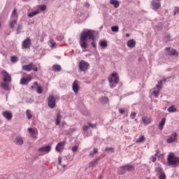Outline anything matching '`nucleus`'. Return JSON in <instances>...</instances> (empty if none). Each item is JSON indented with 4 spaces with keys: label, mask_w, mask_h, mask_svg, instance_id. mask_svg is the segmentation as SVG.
<instances>
[{
    "label": "nucleus",
    "mask_w": 179,
    "mask_h": 179,
    "mask_svg": "<svg viewBox=\"0 0 179 179\" xmlns=\"http://www.w3.org/2000/svg\"><path fill=\"white\" fill-rule=\"evenodd\" d=\"M80 45H96L97 44V37L96 31L91 29L83 31L80 34Z\"/></svg>",
    "instance_id": "1"
},
{
    "label": "nucleus",
    "mask_w": 179,
    "mask_h": 179,
    "mask_svg": "<svg viewBox=\"0 0 179 179\" xmlns=\"http://www.w3.org/2000/svg\"><path fill=\"white\" fill-rule=\"evenodd\" d=\"M110 89H114L120 83V77L117 72L113 73L108 79Z\"/></svg>",
    "instance_id": "2"
},
{
    "label": "nucleus",
    "mask_w": 179,
    "mask_h": 179,
    "mask_svg": "<svg viewBox=\"0 0 179 179\" xmlns=\"http://www.w3.org/2000/svg\"><path fill=\"white\" fill-rule=\"evenodd\" d=\"M167 164L168 166L177 167V166H179V157H176L173 152H170L168 155Z\"/></svg>",
    "instance_id": "3"
},
{
    "label": "nucleus",
    "mask_w": 179,
    "mask_h": 179,
    "mask_svg": "<svg viewBox=\"0 0 179 179\" xmlns=\"http://www.w3.org/2000/svg\"><path fill=\"white\" fill-rule=\"evenodd\" d=\"M163 82L166 83V82H167V78H164L158 81V84L156 85L157 90L153 91V94L155 97H159V94L160 93V90L163 89Z\"/></svg>",
    "instance_id": "4"
},
{
    "label": "nucleus",
    "mask_w": 179,
    "mask_h": 179,
    "mask_svg": "<svg viewBox=\"0 0 179 179\" xmlns=\"http://www.w3.org/2000/svg\"><path fill=\"white\" fill-rule=\"evenodd\" d=\"M23 71H27V72H30L34 71V72H37L38 69L36 64H34L33 62L29 63V64L22 66Z\"/></svg>",
    "instance_id": "5"
},
{
    "label": "nucleus",
    "mask_w": 179,
    "mask_h": 179,
    "mask_svg": "<svg viewBox=\"0 0 179 179\" xmlns=\"http://www.w3.org/2000/svg\"><path fill=\"white\" fill-rule=\"evenodd\" d=\"M90 64L86 62L85 60H81L79 63V69L81 72H87Z\"/></svg>",
    "instance_id": "6"
},
{
    "label": "nucleus",
    "mask_w": 179,
    "mask_h": 179,
    "mask_svg": "<svg viewBox=\"0 0 179 179\" xmlns=\"http://www.w3.org/2000/svg\"><path fill=\"white\" fill-rule=\"evenodd\" d=\"M166 51H167V55L169 57H175L176 58H178L179 53L178 51L176 49H171V48H166Z\"/></svg>",
    "instance_id": "7"
},
{
    "label": "nucleus",
    "mask_w": 179,
    "mask_h": 179,
    "mask_svg": "<svg viewBox=\"0 0 179 179\" xmlns=\"http://www.w3.org/2000/svg\"><path fill=\"white\" fill-rule=\"evenodd\" d=\"M1 75L3 76V82L10 83L12 82V77L9 75V73L6 70L1 71Z\"/></svg>",
    "instance_id": "8"
},
{
    "label": "nucleus",
    "mask_w": 179,
    "mask_h": 179,
    "mask_svg": "<svg viewBox=\"0 0 179 179\" xmlns=\"http://www.w3.org/2000/svg\"><path fill=\"white\" fill-rule=\"evenodd\" d=\"M56 101H57V99H55V97H54V96H50L48 98V107H50V108H55Z\"/></svg>",
    "instance_id": "9"
},
{
    "label": "nucleus",
    "mask_w": 179,
    "mask_h": 179,
    "mask_svg": "<svg viewBox=\"0 0 179 179\" xmlns=\"http://www.w3.org/2000/svg\"><path fill=\"white\" fill-rule=\"evenodd\" d=\"M178 136V134H177V132H174L172 134H171L169 136H168V138L166 139V142L168 143H173V142H176V139H177Z\"/></svg>",
    "instance_id": "10"
},
{
    "label": "nucleus",
    "mask_w": 179,
    "mask_h": 179,
    "mask_svg": "<svg viewBox=\"0 0 179 179\" xmlns=\"http://www.w3.org/2000/svg\"><path fill=\"white\" fill-rule=\"evenodd\" d=\"M151 5L152 6L153 10H157L160 6H162V3L159 0H152Z\"/></svg>",
    "instance_id": "11"
},
{
    "label": "nucleus",
    "mask_w": 179,
    "mask_h": 179,
    "mask_svg": "<svg viewBox=\"0 0 179 179\" xmlns=\"http://www.w3.org/2000/svg\"><path fill=\"white\" fill-rule=\"evenodd\" d=\"M2 115L8 121H10V120H12V118L13 117V114H12V113H10V111H8V110L3 111L2 113Z\"/></svg>",
    "instance_id": "12"
},
{
    "label": "nucleus",
    "mask_w": 179,
    "mask_h": 179,
    "mask_svg": "<svg viewBox=\"0 0 179 179\" xmlns=\"http://www.w3.org/2000/svg\"><path fill=\"white\" fill-rule=\"evenodd\" d=\"M157 174H159V179H166V173L163 171L162 168L158 167L156 169Z\"/></svg>",
    "instance_id": "13"
},
{
    "label": "nucleus",
    "mask_w": 179,
    "mask_h": 179,
    "mask_svg": "<svg viewBox=\"0 0 179 179\" xmlns=\"http://www.w3.org/2000/svg\"><path fill=\"white\" fill-rule=\"evenodd\" d=\"M31 79V76L22 77L20 80V85L27 86V85H29V82H30Z\"/></svg>",
    "instance_id": "14"
},
{
    "label": "nucleus",
    "mask_w": 179,
    "mask_h": 179,
    "mask_svg": "<svg viewBox=\"0 0 179 179\" xmlns=\"http://www.w3.org/2000/svg\"><path fill=\"white\" fill-rule=\"evenodd\" d=\"M38 152H46V153H49V152H51V145L43 146L38 148Z\"/></svg>",
    "instance_id": "15"
},
{
    "label": "nucleus",
    "mask_w": 179,
    "mask_h": 179,
    "mask_svg": "<svg viewBox=\"0 0 179 179\" xmlns=\"http://www.w3.org/2000/svg\"><path fill=\"white\" fill-rule=\"evenodd\" d=\"M64 146H65V141L59 142L55 147L56 152H61V149H63Z\"/></svg>",
    "instance_id": "16"
},
{
    "label": "nucleus",
    "mask_w": 179,
    "mask_h": 179,
    "mask_svg": "<svg viewBox=\"0 0 179 179\" xmlns=\"http://www.w3.org/2000/svg\"><path fill=\"white\" fill-rule=\"evenodd\" d=\"M14 143H15V145H18V146H22L24 143L23 138L20 136H17L15 138Z\"/></svg>",
    "instance_id": "17"
},
{
    "label": "nucleus",
    "mask_w": 179,
    "mask_h": 179,
    "mask_svg": "<svg viewBox=\"0 0 179 179\" xmlns=\"http://www.w3.org/2000/svg\"><path fill=\"white\" fill-rule=\"evenodd\" d=\"M99 160H100V157L95 158L93 161L90 162L89 167H95L96 165L99 164Z\"/></svg>",
    "instance_id": "18"
},
{
    "label": "nucleus",
    "mask_w": 179,
    "mask_h": 179,
    "mask_svg": "<svg viewBox=\"0 0 179 179\" xmlns=\"http://www.w3.org/2000/svg\"><path fill=\"white\" fill-rule=\"evenodd\" d=\"M9 83H6L3 82L1 85V89H3V90H6V92H9L10 90V87H9Z\"/></svg>",
    "instance_id": "19"
},
{
    "label": "nucleus",
    "mask_w": 179,
    "mask_h": 179,
    "mask_svg": "<svg viewBox=\"0 0 179 179\" xmlns=\"http://www.w3.org/2000/svg\"><path fill=\"white\" fill-rule=\"evenodd\" d=\"M73 91L74 93H78L79 92V84H78V80H75L72 85Z\"/></svg>",
    "instance_id": "20"
},
{
    "label": "nucleus",
    "mask_w": 179,
    "mask_h": 179,
    "mask_svg": "<svg viewBox=\"0 0 179 179\" xmlns=\"http://www.w3.org/2000/svg\"><path fill=\"white\" fill-rule=\"evenodd\" d=\"M34 86H37L36 92L38 94H41L43 93V87L41 85H38V83L37 81H35L34 83Z\"/></svg>",
    "instance_id": "21"
},
{
    "label": "nucleus",
    "mask_w": 179,
    "mask_h": 179,
    "mask_svg": "<svg viewBox=\"0 0 179 179\" xmlns=\"http://www.w3.org/2000/svg\"><path fill=\"white\" fill-rule=\"evenodd\" d=\"M28 131L30 134L31 138H33V139H37V137L36 136V131H34V129H33V128H31V127L29 128Z\"/></svg>",
    "instance_id": "22"
},
{
    "label": "nucleus",
    "mask_w": 179,
    "mask_h": 179,
    "mask_svg": "<svg viewBox=\"0 0 179 179\" xmlns=\"http://www.w3.org/2000/svg\"><path fill=\"white\" fill-rule=\"evenodd\" d=\"M62 119V115L59 113H57V117L55 121V125H59L61 124V120Z\"/></svg>",
    "instance_id": "23"
},
{
    "label": "nucleus",
    "mask_w": 179,
    "mask_h": 179,
    "mask_svg": "<svg viewBox=\"0 0 179 179\" xmlns=\"http://www.w3.org/2000/svg\"><path fill=\"white\" fill-rule=\"evenodd\" d=\"M110 5H113L114 8H120V1L118 0H110Z\"/></svg>",
    "instance_id": "24"
},
{
    "label": "nucleus",
    "mask_w": 179,
    "mask_h": 179,
    "mask_svg": "<svg viewBox=\"0 0 179 179\" xmlns=\"http://www.w3.org/2000/svg\"><path fill=\"white\" fill-rule=\"evenodd\" d=\"M99 101H100V103H101V104H107V103H108V101H109L108 97H107V96H101L99 99Z\"/></svg>",
    "instance_id": "25"
},
{
    "label": "nucleus",
    "mask_w": 179,
    "mask_h": 179,
    "mask_svg": "<svg viewBox=\"0 0 179 179\" xmlns=\"http://www.w3.org/2000/svg\"><path fill=\"white\" fill-rule=\"evenodd\" d=\"M164 124H166V118L163 117L161 122L159 123V129L162 131L164 127Z\"/></svg>",
    "instance_id": "26"
},
{
    "label": "nucleus",
    "mask_w": 179,
    "mask_h": 179,
    "mask_svg": "<svg viewBox=\"0 0 179 179\" xmlns=\"http://www.w3.org/2000/svg\"><path fill=\"white\" fill-rule=\"evenodd\" d=\"M30 44H31V39H30V38H27L22 41V45H30Z\"/></svg>",
    "instance_id": "27"
},
{
    "label": "nucleus",
    "mask_w": 179,
    "mask_h": 179,
    "mask_svg": "<svg viewBox=\"0 0 179 179\" xmlns=\"http://www.w3.org/2000/svg\"><path fill=\"white\" fill-rule=\"evenodd\" d=\"M52 69L55 72H59L62 69V67L59 64H55L52 66Z\"/></svg>",
    "instance_id": "28"
},
{
    "label": "nucleus",
    "mask_w": 179,
    "mask_h": 179,
    "mask_svg": "<svg viewBox=\"0 0 179 179\" xmlns=\"http://www.w3.org/2000/svg\"><path fill=\"white\" fill-rule=\"evenodd\" d=\"M124 169H126L127 171H134V170H135V166H134V165H127L124 166Z\"/></svg>",
    "instance_id": "29"
},
{
    "label": "nucleus",
    "mask_w": 179,
    "mask_h": 179,
    "mask_svg": "<svg viewBox=\"0 0 179 179\" xmlns=\"http://www.w3.org/2000/svg\"><path fill=\"white\" fill-rule=\"evenodd\" d=\"M142 121L144 124H145V125H148V124H150V118L148 117H143Z\"/></svg>",
    "instance_id": "30"
},
{
    "label": "nucleus",
    "mask_w": 179,
    "mask_h": 179,
    "mask_svg": "<svg viewBox=\"0 0 179 179\" xmlns=\"http://www.w3.org/2000/svg\"><path fill=\"white\" fill-rule=\"evenodd\" d=\"M17 23V19L13 20L10 22V29H15V24Z\"/></svg>",
    "instance_id": "31"
},
{
    "label": "nucleus",
    "mask_w": 179,
    "mask_h": 179,
    "mask_svg": "<svg viewBox=\"0 0 179 179\" xmlns=\"http://www.w3.org/2000/svg\"><path fill=\"white\" fill-rule=\"evenodd\" d=\"M145 141H146V138H145V136L142 135L138 140H136V143H141L142 142H145Z\"/></svg>",
    "instance_id": "32"
},
{
    "label": "nucleus",
    "mask_w": 179,
    "mask_h": 179,
    "mask_svg": "<svg viewBox=\"0 0 179 179\" xmlns=\"http://www.w3.org/2000/svg\"><path fill=\"white\" fill-rule=\"evenodd\" d=\"M96 153H99V150L96 148H94V151H92L90 152V156L91 157H94V155H96Z\"/></svg>",
    "instance_id": "33"
},
{
    "label": "nucleus",
    "mask_w": 179,
    "mask_h": 179,
    "mask_svg": "<svg viewBox=\"0 0 179 179\" xmlns=\"http://www.w3.org/2000/svg\"><path fill=\"white\" fill-rule=\"evenodd\" d=\"M168 111L169 113H176V111H177V109L176 108V107H174V106H171L168 108Z\"/></svg>",
    "instance_id": "34"
},
{
    "label": "nucleus",
    "mask_w": 179,
    "mask_h": 179,
    "mask_svg": "<svg viewBox=\"0 0 179 179\" xmlns=\"http://www.w3.org/2000/svg\"><path fill=\"white\" fill-rule=\"evenodd\" d=\"M38 13H39V12L38 10H35L32 13H29L28 14V16H29V17H33L36 16V15H38Z\"/></svg>",
    "instance_id": "35"
},
{
    "label": "nucleus",
    "mask_w": 179,
    "mask_h": 179,
    "mask_svg": "<svg viewBox=\"0 0 179 179\" xmlns=\"http://www.w3.org/2000/svg\"><path fill=\"white\" fill-rule=\"evenodd\" d=\"M135 44H136V41H135L134 39L129 40L127 43V45H135Z\"/></svg>",
    "instance_id": "36"
},
{
    "label": "nucleus",
    "mask_w": 179,
    "mask_h": 179,
    "mask_svg": "<svg viewBox=\"0 0 179 179\" xmlns=\"http://www.w3.org/2000/svg\"><path fill=\"white\" fill-rule=\"evenodd\" d=\"M105 152H110V153H114V148H113V147H106L105 148Z\"/></svg>",
    "instance_id": "37"
},
{
    "label": "nucleus",
    "mask_w": 179,
    "mask_h": 179,
    "mask_svg": "<svg viewBox=\"0 0 179 179\" xmlns=\"http://www.w3.org/2000/svg\"><path fill=\"white\" fill-rule=\"evenodd\" d=\"M126 169L124 166H122L120 167V169L119 171V173L122 175V174H125V171H126Z\"/></svg>",
    "instance_id": "38"
},
{
    "label": "nucleus",
    "mask_w": 179,
    "mask_h": 179,
    "mask_svg": "<svg viewBox=\"0 0 179 179\" xmlns=\"http://www.w3.org/2000/svg\"><path fill=\"white\" fill-rule=\"evenodd\" d=\"M27 116V119L28 120H31V117H33V115H31V113H30V110H27L26 112Z\"/></svg>",
    "instance_id": "39"
},
{
    "label": "nucleus",
    "mask_w": 179,
    "mask_h": 179,
    "mask_svg": "<svg viewBox=\"0 0 179 179\" xmlns=\"http://www.w3.org/2000/svg\"><path fill=\"white\" fill-rule=\"evenodd\" d=\"M99 45H107V41H106V40L99 41Z\"/></svg>",
    "instance_id": "40"
},
{
    "label": "nucleus",
    "mask_w": 179,
    "mask_h": 179,
    "mask_svg": "<svg viewBox=\"0 0 179 179\" xmlns=\"http://www.w3.org/2000/svg\"><path fill=\"white\" fill-rule=\"evenodd\" d=\"M10 61H11V62H17V56H11Z\"/></svg>",
    "instance_id": "41"
},
{
    "label": "nucleus",
    "mask_w": 179,
    "mask_h": 179,
    "mask_svg": "<svg viewBox=\"0 0 179 179\" xmlns=\"http://www.w3.org/2000/svg\"><path fill=\"white\" fill-rule=\"evenodd\" d=\"M22 24H19L17 28V34H19V33H20V30H22Z\"/></svg>",
    "instance_id": "42"
},
{
    "label": "nucleus",
    "mask_w": 179,
    "mask_h": 179,
    "mask_svg": "<svg viewBox=\"0 0 179 179\" xmlns=\"http://www.w3.org/2000/svg\"><path fill=\"white\" fill-rule=\"evenodd\" d=\"M177 13L179 14V7H176L173 10V15L176 16Z\"/></svg>",
    "instance_id": "43"
},
{
    "label": "nucleus",
    "mask_w": 179,
    "mask_h": 179,
    "mask_svg": "<svg viewBox=\"0 0 179 179\" xmlns=\"http://www.w3.org/2000/svg\"><path fill=\"white\" fill-rule=\"evenodd\" d=\"M111 30H112V31H115V32L118 31V30H119L118 26L111 27Z\"/></svg>",
    "instance_id": "44"
},
{
    "label": "nucleus",
    "mask_w": 179,
    "mask_h": 179,
    "mask_svg": "<svg viewBox=\"0 0 179 179\" xmlns=\"http://www.w3.org/2000/svg\"><path fill=\"white\" fill-rule=\"evenodd\" d=\"M17 13V10H16V9H14V10H13V13H12V16H13L14 17H15V19L17 18V15H16Z\"/></svg>",
    "instance_id": "45"
},
{
    "label": "nucleus",
    "mask_w": 179,
    "mask_h": 179,
    "mask_svg": "<svg viewBox=\"0 0 179 179\" xmlns=\"http://www.w3.org/2000/svg\"><path fill=\"white\" fill-rule=\"evenodd\" d=\"M135 117H136V113L132 112L130 115V118H131V120H134L135 119Z\"/></svg>",
    "instance_id": "46"
},
{
    "label": "nucleus",
    "mask_w": 179,
    "mask_h": 179,
    "mask_svg": "<svg viewBox=\"0 0 179 179\" xmlns=\"http://www.w3.org/2000/svg\"><path fill=\"white\" fill-rule=\"evenodd\" d=\"M78 145H74L72 147L71 150L72 152H78Z\"/></svg>",
    "instance_id": "47"
},
{
    "label": "nucleus",
    "mask_w": 179,
    "mask_h": 179,
    "mask_svg": "<svg viewBox=\"0 0 179 179\" xmlns=\"http://www.w3.org/2000/svg\"><path fill=\"white\" fill-rule=\"evenodd\" d=\"M57 40H58L59 41H62V40H64V36L59 35L58 36H57Z\"/></svg>",
    "instance_id": "48"
},
{
    "label": "nucleus",
    "mask_w": 179,
    "mask_h": 179,
    "mask_svg": "<svg viewBox=\"0 0 179 179\" xmlns=\"http://www.w3.org/2000/svg\"><path fill=\"white\" fill-rule=\"evenodd\" d=\"M22 50H30V45H22Z\"/></svg>",
    "instance_id": "49"
},
{
    "label": "nucleus",
    "mask_w": 179,
    "mask_h": 179,
    "mask_svg": "<svg viewBox=\"0 0 179 179\" xmlns=\"http://www.w3.org/2000/svg\"><path fill=\"white\" fill-rule=\"evenodd\" d=\"M41 10H45L47 9V6L46 5H41L40 7Z\"/></svg>",
    "instance_id": "50"
},
{
    "label": "nucleus",
    "mask_w": 179,
    "mask_h": 179,
    "mask_svg": "<svg viewBox=\"0 0 179 179\" xmlns=\"http://www.w3.org/2000/svg\"><path fill=\"white\" fill-rule=\"evenodd\" d=\"M90 127L89 125H84L83 127V131H85V132H86V131H87L89 129Z\"/></svg>",
    "instance_id": "51"
},
{
    "label": "nucleus",
    "mask_w": 179,
    "mask_h": 179,
    "mask_svg": "<svg viewBox=\"0 0 179 179\" xmlns=\"http://www.w3.org/2000/svg\"><path fill=\"white\" fill-rule=\"evenodd\" d=\"M50 43L51 44V45H57V43L54 41L53 39H50Z\"/></svg>",
    "instance_id": "52"
},
{
    "label": "nucleus",
    "mask_w": 179,
    "mask_h": 179,
    "mask_svg": "<svg viewBox=\"0 0 179 179\" xmlns=\"http://www.w3.org/2000/svg\"><path fill=\"white\" fill-rule=\"evenodd\" d=\"M59 164L61 166L62 164V158L61 157H58Z\"/></svg>",
    "instance_id": "53"
},
{
    "label": "nucleus",
    "mask_w": 179,
    "mask_h": 179,
    "mask_svg": "<svg viewBox=\"0 0 179 179\" xmlns=\"http://www.w3.org/2000/svg\"><path fill=\"white\" fill-rule=\"evenodd\" d=\"M65 125H66V122L62 121V125H61L62 128H65Z\"/></svg>",
    "instance_id": "54"
},
{
    "label": "nucleus",
    "mask_w": 179,
    "mask_h": 179,
    "mask_svg": "<svg viewBox=\"0 0 179 179\" xmlns=\"http://www.w3.org/2000/svg\"><path fill=\"white\" fill-rule=\"evenodd\" d=\"M84 6H85V8H89V7L90 6V4L88 2H85V3H84Z\"/></svg>",
    "instance_id": "55"
},
{
    "label": "nucleus",
    "mask_w": 179,
    "mask_h": 179,
    "mask_svg": "<svg viewBox=\"0 0 179 179\" xmlns=\"http://www.w3.org/2000/svg\"><path fill=\"white\" fill-rule=\"evenodd\" d=\"M165 38H167L170 41V40L171 39V35L170 34L166 35V36H165Z\"/></svg>",
    "instance_id": "56"
},
{
    "label": "nucleus",
    "mask_w": 179,
    "mask_h": 179,
    "mask_svg": "<svg viewBox=\"0 0 179 179\" xmlns=\"http://www.w3.org/2000/svg\"><path fill=\"white\" fill-rule=\"evenodd\" d=\"M119 113H120V114H124V113H125V110L120 108L119 109Z\"/></svg>",
    "instance_id": "57"
},
{
    "label": "nucleus",
    "mask_w": 179,
    "mask_h": 179,
    "mask_svg": "<svg viewBox=\"0 0 179 179\" xmlns=\"http://www.w3.org/2000/svg\"><path fill=\"white\" fill-rule=\"evenodd\" d=\"M90 127H91L92 128H96V124H93L92 123H89V125H88Z\"/></svg>",
    "instance_id": "58"
},
{
    "label": "nucleus",
    "mask_w": 179,
    "mask_h": 179,
    "mask_svg": "<svg viewBox=\"0 0 179 179\" xmlns=\"http://www.w3.org/2000/svg\"><path fill=\"white\" fill-rule=\"evenodd\" d=\"M159 153H160V150H156V153L155 154V157L159 156Z\"/></svg>",
    "instance_id": "59"
},
{
    "label": "nucleus",
    "mask_w": 179,
    "mask_h": 179,
    "mask_svg": "<svg viewBox=\"0 0 179 179\" xmlns=\"http://www.w3.org/2000/svg\"><path fill=\"white\" fill-rule=\"evenodd\" d=\"M157 158L156 157H152V162L153 163H156Z\"/></svg>",
    "instance_id": "60"
},
{
    "label": "nucleus",
    "mask_w": 179,
    "mask_h": 179,
    "mask_svg": "<svg viewBox=\"0 0 179 179\" xmlns=\"http://www.w3.org/2000/svg\"><path fill=\"white\" fill-rule=\"evenodd\" d=\"M82 48H83L84 50H86V48H87V45H81Z\"/></svg>",
    "instance_id": "61"
},
{
    "label": "nucleus",
    "mask_w": 179,
    "mask_h": 179,
    "mask_svg": "<svg viewBox=\"0 0 179 179\" xmlns=\"http://www.w3.org/2000/svg\"><path fill=\"white\" fill-rule=\"evenodd\" d=\"M35 88L36 87H34V85L31 86L30 87L31 90H34Z\"/></svg>",
    "instance_id": "62"
},
{
    "label": "nucleus",
    "mask_w": 179,
    "mask_h": 179,
    "mask_svg": "<svg viewBox=\"0 0 179 179\" xmlns=\"http://www.w3.org/2000/svg\"><path fill=\"white\" fill-rule=\"evenodd\" d=\"M101 47L102 50H104V48H106V47H107V45H101Z\"/></svg>",
    "instance_id": "63"
},
{
    "label": "nucleus",
    "mask_w": 179,
    "mask_h": 179,
    "mask_svg": "<svg viewBox=\"0 0 179 179\" xmlns=\"http://www.w3.org/2000/svg\"><path fill=\"white\" fill-rule=\"evenodd\" d=\"M129 48H134L135 45H129Z\"/></svg>",
    "instance_id": "64"
}]
</instances>
